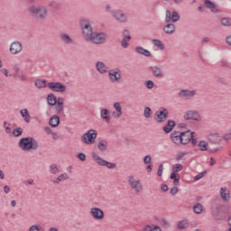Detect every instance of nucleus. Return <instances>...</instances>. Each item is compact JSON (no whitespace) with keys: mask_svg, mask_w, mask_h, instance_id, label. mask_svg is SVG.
Instances as JSON below:
<instances>
[{"mask_svg":"<svg viewBox=\"0 0 231 231\" xmlns=\"http://www.w3.org/2000/svg\"><path fill=\"white\" fill-rule=\"evenodd\" d=\"M112 17L116 19V21H118V23H127L128 18L122 10H115L111 11Z\"/></svg>","mask_w":231,"mask_h":231,"instance_id":"nucleus-11","label":"nucleus"},{"mask_svg":"<svg viewBox=\"0 0 231 231\" xmlns=\"http://www.w3.org/2000/svg\"><path fill=\"white\" fill-rule=\"evenodd\" d=\"M47 87L54 93H64L66 91V85L60 82H49Z\"/></svg>","mask_w":231,"mask_h":231,"instance_id":"nucleus-8","label":"nucleus"},{"mask_svg":"<svg viewBox=\"0 0 231 231\" xmlns=\"http://www.w3.org/2000/svg\"><path fill=\"white\" fill-rule=\"evenodd\" d=\"M196 90L182 89L179 92V97L180 98H192V97H196Z\"/></svg>","mask_w":231,"mask_h":231,"instance_id":"nucleus-18","label":"nucleus"},{"mask_svg":"<svg viewBox=\"0 0 231 231\" xmlns=\"http://www.w3.org/2000/svg\"><path fill=\"white\" fill-rule=\"evenodd\" d=\"M106 37L107 35L105 32H93L92 35L88 38L87 42H92V44H104Z\"/></svg>","mask_w":231,"mask_h":231,"instance_id":"nucleus-6","label":"nucleus"},{"mask_svg":"<svg viewBox=\"0 0 231 231\" xmlns=\"http://www.w3.org/2000/svg\"><path fill=\"white\" fill-rule=\"evenodd\" d=\"M114 109H116V111L112 113V116L115 118H120V116H122V105L120 102L114 103Z\"/></svg>","mask_w":231,"mask_h":231,"instance_id":"nucleus-22","label":"nucleus"},{"mask_svg":"<svg viewBox=\"0 0 231 231\" xmlns=\"http://www.w3.org/2000/svg\"><path fill=\"white\" fill-rule=\"evenodd\" d=\"M128 185L135 194H140V192L143 190L142 181H140V180L134 179V176L133 175L128 176Z\"/></svg>","mask_w":231,"mask_h":231,"instance_id":"nucleus-5","label":"nucleus"},{"mask_svg":"<svg viewBox=\"0 0 231 231\" xmlns=\"http://www.w3.org/2000/svg\"><path fill=\"white\" fill-rule=\"evenodd\" d=\"M29 15L38 21H44L48 17V9L44 5H31L28 7Z\"/></svg>","mask_w":231,"mask_h":231,"instance_id":"nucleus-1","label":"nucleus"},{"mask_svg":"<svg viewBox=\"0 0 231 231\" xmlns=\"http://www.w3.org/2000/svg\"><path fill=\"white\" fill-rule=\"evenodd\" d=\"M108 79L112 84H115V82H118L119 80H122V74L120 73V70H115L111 69L108 70Z\"/></svg>","mask_w":231,"mask_h":231,"instance_id":"nucleus-14","label":"nucleus"},{"mask_svg":"<svg viewBox=\"0 0 231 231\" xmlns=\"http://www.w3.org/2000/svg\"><path fill=\"white\" fill-rule=\"evenodd\" d=\"M131 39V32H129V31L127 29H125L123 31V39Z\"/></svg>","mask_w":231,"mask_h":231,"instance_id":"nucleus-53","label":"nucleus"},{"mask_svg":"<svg viewBox=\"0 0 231 231\" xmlns=\"http://www.w3.org/2000/svg\"><path fill=\"white\" fill-rule=\"evenodd\" d=\"M189 154V152H180L176 154V160L177 162H180V160H183L184 156H187Z\"/></svg>","mask_w":231,"mask_h":231,"instance_id":"nucleus-49","label":"nucleus"},{"mask_svg":"<svg viewBox=\"0 0 231 231\" xmlns=\"http://www.w3.org/2000/svg\"><path fill=\"white\" fill-rule=\"evenodd\" d=\"M162 30L166 35H172V33L176 32V25L173 23H168L162 28Z\"/></svg>","mask_w":231,"mask_h":231,"instance_id":"nucleus-24","label":"nucleus"},{"mask_svg":"<svg viewBox=\"0 0 231 231\" xmlns=\"http://www.w3.org/2000/svg\"><path fill=\"white\" fill-rule=\"evenodd\" d=\"M192 134H194V133L190 131L180 132L182 145H187V143H190V140H192Z\"/></svg>","mask_w":231,"mask_h":231,"instance_id":"nucleus-17","label":"nucleus"},{"mask_svg":"<svg viewBox=\"0 0 231 231\" xmlns=\"http://www.w3.org/2000/svg\"><path fill=\"white\" fill-rule=\"evenodd\" d=\"M152 158L151 157V155H146L143 158V163L147 164V163H151Z\"/></svg>","mask_w":231,"mask_h":231,"instance_id":"nucleus-57","label":"nucleus"},{"mask_svg":"<svg viewBox=\"0 0 231 231\" xmlns=\"http://www.w3.org/2000/svg\"><path fill=\"white\" fill-rule=\"evenodd\" d=\"M54 106V109L57 115H60V113L64 111V104L56 103Z\"/></svg>","mask_w":231,"mask_h":231,"instance_id":"nucleus-37","label":"nucleus"},{"mask_svg":"<svg viewBox=\"0 0 231 231\" xmlns=\"http://www.w3.org/2000/svg\"><path fill=\"white\" fill-rule=\"evenodd\" d=\"M144 87L146 89H152L154 88V81L152 80H146L144 82Z\"/></svg>","mask_w":231,"mask_h":231,"instance_id":"nucleus-48","label":"nucleus"},{"mask_svg":"<svg viewBox=\"0 0 231 231\" xmlns=\"http://www.w3.org/2000/svg\"><path fill=\"white\" fill-rule=\"evenodd\" d=\"M16 75L18 79H20V80L22 81L26 80V77L24 76V74H23V71L19 70V69H16Z\"/></svg>","mask_w":231,"mask_h":231,"instance_id":"nucleus-51","label":"nucleus"},{"mask_svg":"<svg viewBox=\"0 0 231 231\" xmlns=\"http://www.w3.org/2000/svg\"><path fill=\"white\" fill-rule=\"evenodd\" d=\"M151 115H152V110L151 109V107L146 106L143 111L144 118H151Z\"/></svg>","mask_w":231,"mask_h":231,"instance_id":"nucleus-44","label":"nucleus"},{"mask_svg":"<svg viewBox=\"0 0 231 231\" xmlns=\"http://www.w3.org/2000/svg\"><path fill=\"white\" fill-rule=\"evenodd\" d=\"M18 147L22 151H37L39 149V143L32 137H23L18 143Z\"/></svg>","mask_w":231,"mask_h":231,"instance_id":"nucleus-2","label":"nucleus"},{"mask_svg":"<svg viewBox=\"0 0 231 231\" xmlns=\"http://www.w3.org/2000/svg\"><path fill=\"white\" fill-rule=\"evenodd\" d=\"M13 134L14 136L19 137L23 134V128L22 127H17L13 130Z\"/></svg>","mask_w":231,"mask_h":231,"instance_id":"nucleus-46","label":"nucleus"},{"mask_svg":"<svg viewBox=\"0 0 231 231\" xmlns=\"http://www.w3.org/2000/svg\"><path fill=\"white\" fill-rule=\"evenodd\" d=\"M60 39L65 44H73V39L66 32L60 33Z\"/></svg>","mask_w":231,"mask_h":231,"instance_id":"nucleus-25","label":"nucleus"},{"mask_svg":"<svg viewBox=\"0 0 231 231\" xmlns=\"http://www.w3.org/2000/svg\"><path fill=\"white\" fill-rule=\"evenodd\" d=\"M97 149L104 152V151H107V141L101 140L97 143Z\"/></svg>","mask_w":231,"mask_h":231,"instance_id":"nucleus-33","label":"nucleus"},{"mask_svg":"<svg viewBox=\"0 0 231 231\" xmlns=\"http://www.w3.org/2000/svg\"><path fill=\"white\" fill-rule=\"evenodd\" d=\"M171 196H176V193L178 192V187L174 186L171 189Z\"/></svg>","mask_w":231,"mask_h":231,"instance_id":"nucleus-59","label":"nucleus"},{"mask_svg":"<svg viewBox=\"0 0 231 231\" xmlns=\"http://www.w3.org/2000/svg\"><path fill=\"white\" fill-rule=\"evenodd\" d=\"M189 226V220L183 219L178 222L177 227L179 230H185Z\"/></svg>","mask_w":231,"mask_h":231,"instance_id":"nucleus-35","label":"nucleus"},{"mask_svg":"<svg viewBox=\"0 0 231 231\" xmlns=\"http://www.w3.org/2000/svg\"><path fill=\"white\" fill-rule=\"evenodd\" d=\"M161 190H162V192H167L169 190V186H167V184H162Z\"/></svg>","mask_w":231,"mask_h":231,"instance_id":"nucleus-62","label":"nucleus"},{"mask_svg":"<svg viewBox=\"0 0 231 231\" xmlns=\"http://www.w3.org/2000/svg\"><path fill=\"white\" fill-rule=\"evenodd\" d=\"M29 231H41V229H39V226L33 225L30 226Z\"/></svg>","mask_w":231,"mask_h":231,"instance_id":"nucleus-61","label":"nucleus"},{"mask_svg":"<svg viewBox=\"0 0 231 231\" xmlns=\"http://www.w3.org/2000/svg\"><path fill=\"white\" fill-rule=\"evenodd\" d=\"M48 6L50 8H54V10H59V4L57 2H55L54 0L50 1L48 4Z\"/></svg>","mask_w":231,"mask_h":231,"instance_id":"nucleus-50","label":"nucleus"},{"mask_svg":"<svg viewBox=\"0 0 231 231\" xmlns=\"http://www.w3.org/2000/svg\"><path fill=\"white\" fill-rule=\"evenodd\" d=\"M47 103L49 106H55L57 104V97L55 96V94L51 93L47 96Z\"/></svg>","mask_w":231,"mask_h":231,"instance_id":"nucleus-31","label":"nucleus"},{"mask_svg":"<svg viewBox=\"0 0 231 231\" xmlns=\"http://www.w3.org/2000/svg\"><path fill=\"white\" fill-rule=\"evenodd\" d=\"M77 158H79V160H80V162H86V153L84 152H79L77 155Z\"/></svg>","mask_w":231,"mask_h":231,"instance_id":"nucleus-55","label":"nucleus"},{"mask_svg":"<svg viewBox=\"0 0 231 231\" xmlns=\"http://www.w3.org/2000/svg\"><path fill=\"white\" fill-rule=\"evenodd\" d=\"M136 53H139V55H143L144 57H151V51L149 50L144 49L142 46H138L135 48Z\"/></svg>","mask_w":231,"mask_h":231,"instance_id":"nucleus-29","label":"nucleus"},{"mask_svg":"<svg viewBox=\"0 0 231 231\" xmlns=\"http://www.w3.org/2000/svg\"><path fill=\"white\" fill-rule=\"evenodd\" d=\"M150 70L155 79H163V70L159 66H152L150 67Z\"/></svg>","mask_w":231,"mask_h":231,"instance_id":"nucleus-19","label":"nucleus"},{"mask_svg":"<svg viewBox=\"0 0 231 231\" xmlns=\"http://www.w3.org/2000/svg\"><path fill=\"white\" fill-rule=\"evenodd\" d=\"M79 27L82 32V35L86 41L88 40V38L93 35V26H91V21H89L88 19H79Z\"/></svg>","mask_w":231,"mask_h":231,"instance_id":"nucleus-3","label":"nucleus"},{"mask_svg":"<svg viewBox=\"0 0 231 231\" xmlns=\"http://www.w3.org/2000/svg\"><path fill=\"white\" fill-rule=\"evenodd\" d=\"M51 174H59L60 171L59 170V166L56 163H52L49 167Z\"/></svg>","mask_w":231,"mask_h":231,"instance_id":"nucleus-38","label":"nucleus"},{"mask_svg":"<svg viewBox=\"0 0 231 231\" xmlns=\"http://www.w3.org/2000/svg\"><path fill=\"white\" fill-rule=\"evenodd\" d=\"M129 41H131V39L128 38H123L121 41V46L122 48H124L125 50H127V48H129Z\"/></svg>","mask_w":231,"mask_h":231,"instance_id":"nucleus-43","label":"nucleus"},{"mask_svg":"<svg viewBox=\"0 0 231 231\" xmlns=\"http://www.w3.org/2000/svg\"><path fill=\"white\" fill-rule=\"evenodd\" d=\"M4 192H5V194H10V186L5 185V186L4 187Z\"/></svg>","mask_w":231,"mask_h":231,"instance_id":"nucleus-63","label":"nucleus"},{"mask_svg":"<svg viewBox=\"0 0 231 231\" xmlns=\"http://www.w3.org/2000/svg\"><path fill=\"white\" fill-rule=\"evenodd\" d=\"M44 131H45V133H47V134H53V135L57 134H54V133L51 131V128H50L49 126H46V127L44 128Z\"/></svg>","mask_w":231,"mask_h":231,"instance_id":"nucleus-60","label":"nucleus"},{"mask_svg":"<svg viewBox=\"0 0 231 231\" xmlns=\"http://www.w3.org/2000/svg\"><path fill=\"white\" fill-rule=\"evenodd\" d=\"M199 151H208V143L206 141H200L199 143Z\"/></svg>","mask_w":231,"mask_h":231,"instance_id":"nucleus-40","label":"nucleus"},{"mask_svg":"<svg viewBox=\"0 0 231 231\" xmlns=\"http://www.w3.org/2000/svg\"><path fill=\"white\" fill-rule=\"evenodd\" d=\"M174 125H176V123L172 120H169L167 125L163 126L164 133H171V131L174 129Z\"/></svg>","mask_w":231,"mask_h":231,"instance_id":"nucleus-32","label":"nucleus"},{"mask_svg":"<svg viewBox=\"0 0 231 231\" xmlns=\"http://www.w3.org/2000/svg\"><path fill=\"white\" fill-rule=\"evenodd\" d=\"M178 21H180V14L177 11L171 13L166 10L165 23H178Z\"/></svg>","mask_w":231,"mask_h":231,"instance_id":"nucleus-12","label":"nucleus"},{"mask_svg":"<svg viewBox=\"0 0 231 231\" xmlns=\"http://www.w3.org/2000/svg\"><path fill=\"white\" fill-rule=\"evenodd\" d=\"M20 115L23 118L24 122H26V124H30V121L32 120V116H30V114L28 113L27 108L22 109L20 111Z\"/></svg>","mask_w":231,"mask_h":231,"instance_id":"nucleus-28","label":"nucleus"},{"mask_svg":"<svg viewBox=\"0 0 231 231\" xmlns=\"http://www.w3.org/2000/svg\"><path fill=\"white\" fill-rule=\"evenodd\" d=\"M111 113L107 110V108H103L100 110V116L104 122L109 124L111 122Z\"/></svg>","mask_w":231,"mask_h":231,"instance_id":"nucleus-23","label":"nucleus"},{"mask_svg":"<svg viewBox=\"0 0 231 231\" xmlns=\"http://www.w3.org/2000/svg\"><path fill=\"white\" fill-rule=\"evenodd\" d=\"M143 231H162V228L158 226H154L153 227L151 226H146Z\"/></svg>","mask_w":231,"mask_h":231,"instance_id":"nucleus-45","label":"nucleus"},{"mask_svg":"<svg viewBox=\"0 0 231 231\" xmlns=\"http://www.w3.org/2000/svg\"><path fill=\"white\" fill-rule=\"evenodd\" d=\"M155 120L159 124H163L169 118V111L167 108H162V110H158L155 112Z\"/></svg>","mask_w":231,"mask_h":231,"instance_id":"nucleus-10","label":"nucleus"},{"mask_svg":"<svg viewBox=\"0 0 231 231\" xmlns=\"http://www.w3.org/2000/svg\"><path fill=\"white\" fill-rule=\"evenodd\" d=\"M152 42L153 46H156V48H159V50H165V44H163V42H162V40L153 39Z\"/></svg>","mask_w":231,"mask_h":231,"instance_id":"nucleus-34","label":"nucleus"},{"mask_svg":"<svg viewBox=\"0 0 231 231\" xmlns=\"http://www.w3.org/2000/svg\"><path fill=\"white\" fill-rule=\"evenodd\" d=\"M90 216L96 221H102L104 219V210L100 208H90Z\"/></svg>","mask_w":231,"mask_h":231,"instance_id":"nucleus-13","label":"nucleus"},{"mask_svg":"<svg viewBox=\"0 0 231 231\" xmlns=\"http://www.w3.org/2000/svg\"><path fill=\"white\" fill-rule=\"evenodd\" d=\"M193 212H195V214H201L203 212V205H201V203H197L193 207Z\"/></svg>","mask_w":231,"mask_h":231,"instance_id":"nucleus-41","label":"nucleus"},{"mask_svg":"<svg viewBox=\"0 0 231 231\" xmlns=\"http://www.w3.org/2000/svg\"><path fill=\"white\" fill-rule=\"evenodd\" d=\"M98 136L97 130L90 129L81 136V142L87 145H93Z\"/></svg>","mask_w":231,"mask_h":231,"instance_id":"nucleus-4","label":"nucleus"},{"mask_svg":"<svg viewBox=\"0 0 231 231\" xmlns=\"http://www.w3.org/2000/svg\"><path fill=\"white\" fill-rule=\"evenodd\" d=\"M157 174L158 176H162L163 174V164L159 165Z\"/></svg>","mask_w":231,"mask_h":231,"instance_id":"nucleus-58","label":"nucleus"},{"mask_svg":"<svg viewBox=\"0 0 231 231\" xmlns=\"http://www.w3.org/2000/svg\"><path fill=\"white\" fill-rule=\"evenodd\" d=\"M67 180H69L68 173H62L58 176L56 180H52V183H54V185H59L60 181H66Z\"/></svg>","mask_w":231,"mask_h":231,"instance_id":"nucleus-30","label":"nucleus"},{"mask_svg":"<svg viewBox=\"0 0 231 231\" xmlns=\"http://www.w3.org/2000/svg\"><path fill=\"white\" fill-rule=\"evenodd\" d=\"M171 140L175 145H180L181 143V132H173L171 134Z\"/></svg>","mask_w":231,"mask_h":231,"instance_id":"nucleus-20","label":"nucleus"},{"mask_svg":"<svg viewBox=\"0 0 231 231\" xmlns=\"http://www.w3.org/2000/svg\"><path fill=\"white\" fill-rule=\"evenodd\" d=\"M35 86L38 89H42L43 88H46V80L37 79L35 81Z\"/></svg>","mask_w":231,"mask_h":231,"instance_id":"nucleus-42","label":"nucleus"},{"mask_svg":"<svg viewBox=\"0 0 231 231\" xmlns=\"http://www.w3.org/2000/svg\"><path fill=\"white\" fill-rule=\"evenodd\" d=\"M9 50L12 55H17L23 51V44L20 42H14L11 43Z\"/></svg>","mask_w":231,"mask_h":231,"instance_id":"nucleus-16","label":"nucleus"},{"mask_svg":"<svg viewBox=\"0 0 231 231\" xmlns=\"http://www.w3.org/2000/svg\"><path fill=\"white\" fill-rule=\"evenodd\" d=\"M222 140H224L225 142H228V140H231V132L225 134L222 136Z\"/></svg>","mask_w":231,"mask_h":231,"instance_id":"nucleus-54","label":"nucleus"},{"mask_svg":"<svg viewBox=\"0 0 231 231\" xmlns=\"http://www.w3.org/2000/svg\"><path fill=\"white\" fill-rule=\"evenodd\" d=\"M185 120H194L195 122H201V115L197 110H189L184 114Z\"/></svg>","mask_w":231,"mask_h":231,"instance_id":"nucleus-9","label":"nucleus"},{"mask_svg":"<svg viewBox=\"0 0 231 231\" xmlns=\"http://www.w3.org/2000/svg\"><path fill=\"white\" fill-rule=\"evenodd\" d=\"M221 208H223V206L217 205L216 208L212 209V214L214 217H218L219 214H221Z\"/></svg>","mask_w":231,"mask_h":231,"instance_id":"nucleus-39","label":"nucleus"},{"mask_svg":"<svg viewBox=\"0 0 231 231\" xmlns=\"http://www.w3.org/2000/svg\"><path fill=\"white\" fill-rule=\"evenodd\" d=\"M226 42L228 46H231V35L226 37Z\"/></svg>","mask_w":231,"mask_h":231,"instance_id":"nucleus-64","label":"nucleus"},{"mask_svg":"<svg viewBox=\"0 0 231 231\" xmlns=\"http://www.w3.org/2000/svg\"><path fill=\"white\" fill-rule=\"evenodd\" d=\"M96 69L99 75H106L109 72V67H107L104 61L96 62Z\"/></svg>","mask_w":231,"mask_h":231,"instance_id":"nucleus-15","label":"nucleus"},{"mask_svg":"<svg viewBox=\"0 0 231 231\" xmlns=\"http://www.w3.org/2000/svg\"><path fill=\"white\" fill-rule=\"evenodd\" d=\"M220 24L222 26H226L227 28H230L231 26V18L230 17H224L220 20Z\"/></svg>","mask_w":231,"mask_h":231,"instance_id":"nucleus-36","label":"nucleus"},{"mask_svg":"<svg viewBox=\"0 0 231 231\" xmlns=\"http://www.w3.org/2000/svg\"><path fill=\"white\" fill-rule=\"evenodd\" d=\"M204 5L209 10H212V8H216V5H214V3H212L210 0H205Z\"/></svg>","mask_w":231,"mask_h":231,"instance_id":"nucleus-47","label":"nucleus"},{"mask_svg":"<svg viewBox=\"0 0 231 231\" xmlns=\"http://www.w3.org/2000/svg\"><path fill=\"white\" fill-rule=\"evenodd\" d=\"M220 196L223 199V201H228L230 199V190L226 189V187L220 189Z\"/></svg>","mask_w":231,"mask_h":231,"instance_id":"nucleus-26","label":"nucleus"},{"mask_svg":"<svg viewBox=\"0 0 231 231\" xmlns=\"http://www.w3.org/2000/svg\"><path fill=\"white\" fill-rule=\"evenodd\" d=\"M206 174H207V171L200 172L199 174L195 176L194 178L195 181H199V180H201V178H203V176H205Z\"/></svg>","mask_w":231,"mask_h":231,"instance_id":"nucleus-56","label":"nucleus"},{"mask_svg":"<svg viewBox=\"0 0 231 231\" xmlns=\"http://www.w3.org/2000/svg\"><path fill=\"white\" fill-rule=\"evenodd\" d=\"M181 169H183V165L177 163L175 165H173L172 167V171L173 172H180V171H181Z\"/></svg>","mask_w":231,"mask_h":231,"instance_id":"nucleus-52","label":"nucleus"},{"mask_svg":"<svg viewBox=\"0 0 231 231\" xmlns=\"http://www.w3.org/2000/svg\"><path fill=\"white\" fill-rule=\"evenodd\" d=\"M59 124H60V117L59 116H52L49 121V125L51 127H59Z\"/></svg>","mask_w":231,"mask_h":231,"instance_id":"nucleus-27","label":"nucleus"},{"mask_svg":"<svg viewBox=\"0 0 231 231\" xmlns=\"http://www.w3.org/2000/svg\"><path fill=\"white\" fill-rule=\"evenodd\" d=\"M92 158L97 163V165H101V167H107V169H116V163L109 162L104 159H102L97 152H92Z\"/></svg>","mask_w":231,"mask_h":231,"instance_id":"nucleus-7","label":"nucleus"},{"mask_svg":"<svg viewBox=\"0 0 231 231\" xmlns=\"http://www.w3.org/2000/svg\"><path fill=\"white\" fill-rule=\"evenodd\" d=\"M209 140L212 143H221L222 136L217 132H211L209 134Z\"/></svg>","mask_w":231,"mask_h":231,"instance_id":"nucleus-21","label":"nucleus"}]
</instances>
